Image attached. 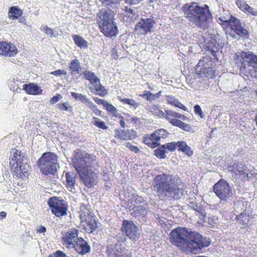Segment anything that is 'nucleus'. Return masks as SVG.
<instances>
[{"label":"nucleus","mask_w":257,"mask_h":257,"mask_svg":"<svg viewBox=\"0 0 257 257\" xmlns=\"http://www.w3.org/2000/svg\"><path fill=\"white\" fill-rule=\"evenodd\" d=\"M169 239L172 244L187 254L197 253L211 243L209 238L198 232L190 231L186 227L180 226L171 231Z\"/></svg>","instance_id":"nucleus-1"},{"label":"nucleus","mask_w":257,"mask_h":257,"mask_svg":"<svg viewBox=\"0 0 257 257\" xmlns=\"http://www.w3.org/2000/svg\"><path fill=\"white\" fill-rule=\"evenodd\" d=\"M182 9L185 17L190 23L203 30L208 28L209 21L212 19V15L207 5L200 6L194 2L190 4L186 3L183 6Z\"/></svg>","instance_id":"nucleus-2"},{"label":"nucleus","mask_w":257,"mask_h":257,"mask_svg":"<svg viewBox=\"0 0 257 257\" xmlns=\"http://www.w3.org/2000/svg\"><path fill=\"white\" fill-rule=\"evenodd\" d=\"M176 182L173 175L163 173L154 178L153 189L160 200H166L178 190Z\"/></svg>","instance_id":"nucleus-3"},{"label":"nucleus","mask_w":257,"mask_h":257,"mask_svg":"<svg viewBox=\"0 0 257 257\" xmlns=\"http://www.w3.org/2000/svg\"><path fill=\"white\" fill-rule=\"evenodd\" d=\"M234 60L240 74L247 78L252 77L253 75L257 72V55L252 52H238L235 55Z\"/></svg>","instance_id":"nucleus-4"},{"label":"nucleus","mask_w":257,"mask_h":257,"mask_svg":"<svg viewBox=\"0 0 257 257\" xmlns=\"http://www.w3.org/2000/svg\"><path fill=\"white\" fill-rule=\"evenodd\" d=\"M114 13L108 10H101L97 16V23L101 32L106 37H115L118 34V29L114 22Z\"/></svg>","instance_id":"nucleus-5"},{"label":"nucleus","mask_w":257,"mask_h":257,"mask_svg":"<svg viewBox=\"0 0 257 257\" xmlns=\"http://www.w3.org/2000/svg\"><path fill=\"white\" fill-rule=\"evenodd\" d=\"M97 157L93 153H88L80 149H76L74 151L73 165L76 171L92 168L96 161Z\"/></svg>","instance_id":"nucleus-6"},{"label":"nucleus","mask_w":257,"mask_h":257,"mask_svg":"<svg viewBox=\"0 0 257 257\" xmlns=\"http://www.w3.org/2000/svg\"><path fill=\"white\" fill-rule=\"evenodd\" d=\"M57 159L54 153L46 152L38 159L37 164L43 174H54L57 170Z\"/></svg>","instance_id":"nucleus-7"},{"label":"nucleus","mask_w":257,"mask_h":257,"mask_svg":"<svg viewBox=\"0 0 257 257\" xmlns=\"http://www.w3.org/2000/svg\"><path fill=\"white\" fill-rule=\"evenodd\" d=\"M218 20L223 28L230 29L243 39H247L249 38L248 31L241 25L240 21L236 18L231 15L228 20H226L224 17H221L218 18Z\"/></svg>","instance_id":"nucleus-8"},{"label":"nucleus","mask_w":257,"mask_h":257,"mask_svg":"<svg viewBox=\"0 0 257 257\" xmlns=\"http://www.w3.org/2000/svg\"><path fill=\"white\" fill-rule=\"evenodd\" d=\"M197 67L199 68L198 73L199 75H204L208 78H213L215 76V62L211 57H203L198 63Z\"/></svg>","instance_id":"nucleus-9"},{"label":"nucleus","mask_w":257,"mask_h":257,"mask_svg":"<svg viewBox=\"0 0 257 257\" xmlns=\"http://www.w3.org/2000/svg\"><path fill=\"white\" fill-rule=\"evenodd\" d=\"M48 205L51 211L57 217L67 214L68 204L64 200H60L57 197H50L48 200Z\"/></svg>","instance_id":"nucleus-10"},{"label":"nucleus","mask_w":257,"mask_h":257,"mask_svg":"<svg viewBox=\"0 0 257 257\" xmlns=\"http://www.w3.org/2000/svg\"><path fill=\"white\" fill-rule=\"evenodd\" d=\"M213 192L221 200L225 201L232 195V190L229 183L224 179H220L213 187Z\"/></svg>","instance_id":"nucleus-11"},{"label":"nucleus","mask_w":257,"mask_h":257,"mask_svg":"<svg viewBox=\"0 0 257 257\" xmlns=\"http://www.w3.org/2000/svg\"><path fill=\"white\" fill-rule=\"evenodd\" d=\"M83 73L85 78L88 80L94 87L93 89H91V92L101 97H103L107 94V90L100 84L99 79L93 72L85 70L83 72Z\"/></svg>","instance_id":"nucleus-12"},{"label":"nucleus","mask_w":257,"mask_h":257,"mask_svg":"<svg viewBox=\"0 0 257 257\" xmlns=\"http://www.w3.org/2000/svg\"><path fill=\"white\" fill-rule=\"evenodd\" d=\"M80 178L84 185L87 188H91L98 182V176L92 170L90 169L77 171Z\"/></svg>","instance_id":"nucleus-13"},{"label":"nucleus","mask_w":257,"mask_h":257,"mask_svg":"<svg viewBox=\"0 0 257 257\" xmlns=\"http://www.w3.org/2000/svg\"><path fill=\"white\" fill-rule=\"evenodd\" d=\"M106 253L108 257H132L130 250L118 243L107 246Z\"/></svg>","instance_id":"nucleus-14"},{"label":"nucleus","mask_w":257,"mask_h":257,"mask_svg":"<svg viewBox=\"0 0 257 257\" xmlns=\"http://www.w3.org/2000/svg\"><path fill=\"white\" fill-rule=\"evenodd\" d=\"M120 230L123 234L131 239L136 240L139 236L137 227L132 221L123 220Z\"/></svg>","instance_id":"nucleus-15"},{"label":"nucleus","mask_w":257,"mask_h":257,"mask_svg":"<svg viewBox=\"0 0 257 257\" xmlns=\"http://www.w3.org/2000/svg\"><path fill=\"white\" fill-rule=\"evenodd\" d=\"M155 23L153 19H142L136 25L135 32L138 35H145L151 32Z\"/></svg>","instance_id":"nucleus-16"},{"label":"nucleus","mask_w":257,"mask_h":257,"mask_svg":"<svg viewBox=\"0 0 257 257\" xmlns=\"http://www.w3.org/2000/svg\"><path fill=\"white\" fill-rule=\"evenodd\" d=\"M79 230L72 228L68 230L67 231L62 233V240L64 244H66L69 247L72 246L75 244L78 237Z\"/></svg>","instance_id":"nucleus-17"},{"label":"nucleus","mask_w":257,"mask_h":257,"mask_svg":"<svg viewBox=\"0 0 257 257\" xmlns=\"http://www.w3.org/2000/svg\"><path fill=\"white\" fill-rule=\"evenodd\" d=\"M227 169L228 171L233 173L236 177H241L243 178L248 177L247 167L242 163L239 162L230 163L227 167Z\"/></svg>","instance_id":"nucleus-18"},{"label":"nucleus","mask_w":257,"mask_h":257,"mask_svg":"<svg viewBox=\"0 0 257 257\" xmlns=\"http://www.w3.org/2000/svg\"><path fill=\"white\" fill-rule=\"evenodd\" d=\"M18 51L16 46L11 42H0V55L11 57L17 55Z\"/></svg>","instance_id":"nucleus-19"},{"label":"nucleus","mask_w":257,"mask_h":257,"mask_svg":"<svg viewBox=\"0 0 257 257\" xmlns=\"http://www.w3.org/2000/svg\"><path fill=\"white\" fill-rule=\"evenodd\" d=\"M114 134V138L120 140H132L138 136L137 132L133 129L115 130Z\"/></svg>","instance_id":"nucleus-20"},{"label":"nucleus","mask_w":257,"mask_h":257,"mask_svg":"<svg viewBox=\"0 0 257 257\" xmlns=\"http://www.w3.org/2000/svg\"><path fill=\"white\" fill-rule=\"evenodd\" d=\"M81 227L88 233H92L97 227V221L93 215L80 221Z\"/></svg>","instance_id":"nucleus-21"},{"label":"nucleus","mask_w":257,"mask_h":257,"mask_svg":"<svg viewBox=\"0 0 257 257\" xmlns=\"http://www.w3.org/2000/svg\"><path fill=\"white\" fill-rule=\"evenodd\" d=\"M80 254H85L90 251V247L87 242L82 237H80L72 246Z\"/></svg>","instance_id":"nucleus-22"},{"label":"nucleus","mask_w":257,"mask_h":257,"mask_svg":"<svg viewBox=\"0 0 257 257\" xmlns=\"http://www.w3.org/2000/svg\"><path fill=\"white\" fill-rule=\"evenodd\" d=\"M251 218V214L249 210L245 209L240 214L236 216L237 221L243 226V227H246L249 224L250 219Z\"/></svg>","instance_id":"nucleus-23"},{"label":"nucleus","mask_w":257,"mask_h":257,"mask_svg":"<svg viewBox=\"0 0 257 257\" xmlns=\"http://www.w3.org/2000/svg\"><path fill=\"white\" fill-rule=\"evenodd\" d=\"M143 143L151 148H156L160 145L157 137L155 136L154 133L150 135L145 136L143 138Z\"/></svg>","instance_id":"nucleus-24"},{"label":"nucleus","mask_w":257,"mask_h":257,"mask_svg":"<svg viewBox=\"0 0 257 257\" xmlns=\"http://www.w3.org/2000/svg\"><path fill=\"white\" fill-rule=\"evenodd\" d=\"M79 214L80 221L83 219L86 220L87 218L94 215L91 210V206L89 204H81Z\"/></svg>","instance_id":"nucleus-25"},{"label":"nucleus","mask_w":257,"mask_h":257,"mask_svg":"<svg viewBox=\"0 0 257 257\" xmlns=\"http://www.w3.org/2000/svg\"><path fill=\"white\" fill-rule=\"evenodd\" d=\"M23 89L27 93L34 95L41 94L42 92V90L40 89V87L34 83L24 84Z\"/></svg>","instance_id":"nucleus-26"},{"label":"nucleus","mask_w":257,"mask_h":257,"mask_svg":"<svg viewBox=\"0 0 257 257\" xmlns=\"http://www.w3.org/2000/svg\"><path fill=\"white\" fill-rule=\"evenodd\" d=\"M164 118L168 120L171 124L173 120H178L179 118L185 120L187 118L184 115L171 110H165Z\"/></svg>","instance_id":"nucleus-27"},{"label":"nucleus","mask_w":257,"mask_h":257,"mask_svg":"<svg viewBox=\"0 0 257 257\" xmlns=\"http://www.w3.org/2000/svg\"><path fill=\"white\" fill-rule=\"evenodd\" d=\"M106 110L111 115L112 117L118 118L120 126L122 127H124L125 123L123 117L118 113V110L115 107L111 104Z\"/></svg>","instance_id":"nucleus-28"},{"label":"nucleus","mask_w":257,"mask_h":257,"mask_svg":"<svg viewBox=\"0 0 257 257\" xmlns=\"http://www.w3.org/2000/svg\"><path fill=\"white\" fill-rule=\"evenodd\" d=\"M123 11L124 13L122 14L123 15L122 17L124 21L129 22H134L138 17L134 10L128 7H124Z\"/></svg>","instance_id":"nucleus-29"},{"label":"nucleus","mask_w":257,"mask_h":257,"mask_svg":"<svg viewBox=\"0 0 257 257\" xmlns=\"http://www.w3.org/2000/svg\"><path fill=\"white\" fill-rule=\"evenodd\" d=\"M166 100L168 104H170L173 106H175L180 109L187 111V107L183 104L180 101L176 98L175 96L170 95H165Z\"/></svg>","instance_id":"nucleus-30"},{"label":"nucleus","mask_w":257,"mask_h":257,"mask_svg":"<svg viewBox=\"0 0 257 257\" xmlns=\"http://www.w3.org/2000/svg\"><path fill=\"white\" fill-rule=\"evenodd\" d=\"M23 14V10L18 6H12L9 8L8 17L10 20H14L22 17Z\"/></svg>","instance_id":"nucleus-31"},{"label":"nucleus","mask_w":257,"mask_h":257,"mask_svg":"<svg viewBox=\"0 0 257 257\" xmlns=\"http://www.w3.org/2000/svg\"><path fill=\"white\" fill-rule=\"evenodd\" d=\"M178 151L188 157H191L193 154V152L191 147L184 141H178Z\"/></svg>","instance_id":"nucleus-32"},{"label":"nucleus","mask_w":257,"mask_h":257,"mask_svg":"<svg viewBox=\"0 0 257 257\" xmlns=\"http://www.w3.org/2000/svg\"><path fill=\"white\" fill-rule=\"evenodd\" d=\"M66 187L70 191L74 188L75 181V175L73 172H68L66 173Z\"/></svg>","instance_id":"nucleus-33"},{"label":"nucleus","mask_w":257,"mask_h":257,"mask_svg":"<svg viewBox=\"0 0 257 257\" xmlns=\"http://www.w3.org/2000/svg\"><path fill=\"white\" fill-rule=\"evenodd\" d=\"M69 69L72 75L79 74L81 70V67L79 61L76 59L72 60L70 63Z\"/></svg>","instance_id":"nucleus-34"},{"label":"nucleus","mask_w":257,"mask_h":257,"mask_svg":"<svg viewBox=\"0 0 257 257\" xmlns=\"http://www.w3.org/2000/svg\"><path fill=\"white\" fill-rule=\"evenodd\" d=\"M149 112L153 115L160 118L165 117V112H163L158 104H153L149 107Z\"/></svg>","instance_id":"nucleus-35"},{"label":"nucleus","mask_w":257,"mask_h":257,"mask_svg":"<svg viewBox=\"0 0 257 257\" xmlns=\"http://www.w3.org/2000/svg\"><path fill=\"white\" fill-rule=\"evenodd\" d=\"M72 38L75 44L80 48H86L88 47V42L81 36L78 35H73Z\"/></svg>","instance_id":"nucleus-36"},{"label":"nucleus","mask_w":257,"mask_h":257,"mask_svg":"<svg viewBox=\"0 0 257 257\" xmlns=\"http://www.w3.org/2000/svg\"><path fill=\"white\" fill-rule=\"evenodd\" d=\"M133 210L132 214L135 217L144 216L147 212L146 207L143 205L136 206L134 205Z\"/></svg>","instance_id":"nucleus-37"},{"label":"nucleus","mask_w":257,"mask_h":257,"mask_svg":"<svg viewBox=\"0 0 257 257\" xmlns=\"http://www.w3.org/2000/svg\"><path fill=\"white\" fill-rule=\"evenodd\" d=\"M171 124L174 126L179 127L185 131L189 132L191 129V127L189 124L185 123L179 119L173 120Z\"/></svg>","instance_id":"nucleus-38"},{"label":"nucleus","mask_w":257,"mask_h":257,"mask_svg":"<svg viewBox=\"0 0 257 257\" xmlns=\"http://www.w3.org/2000/svg\"><path fill=\"white\" fill-rule=\"evenodd\" d=\"M166 153H167V152L164 146L163 145L154 151V155L159 159H163L166 158Z\"/></svg>","instance_id":"nucleus-39"},{"label":"nucleus","mask_w":257,"mask_h":257,"mask_svg":"<svg viewBox=\"0 0 257 257\" xmlns=\"http://www.w3.org/2000/svg\"><path fill=\"white\" fill-rule=\"evenodd\" d=\"M155 136H156L159 142L161 139H166L169 135V133L164 128H160L156 130L154 132Z\"/></svg>","instance_id":"nucleus-40"},{"label":"nucleus","mask_w":257,"mask_h":257,"mask_svg":"<svg viewBox=\"0 0 257 257\" xmlns=\"http://www.w3.org/2000/svg\"><path fill=\"white\" fill-rule=\"evenodd\" d=\"M92 119V124L96 127L102 130H107L108 128V126L105 124V122L98 117L93 116Z\"/></svg>","instance_id":"nucleus-41"},{"label":"nucleus","mask_w":257,"mask_h":257,"mask_svg":"<svg viewBox=\"0 0 257 257\" xmlns=\"http://www.w3.org/2000/svg\"><path fill=\"white\" fill-rule=\"evenodd\" d=\"M218 44L216 43L210 42L207 43L206 46L207 50L210 51L211 54L216 58V53L218 51Z\"/></svg>","instance_id":"nucleus-42"},{"label":"nucleus","mask_w":257,"mask_h":257,"mask_svg":"<svg viewBox=\"0 0 257 257\" xmlns=\"http://www.w3.org/2000/svg\"><path fill=\"white\" fill-rule=\"evenodd\" d=\"M119 100L124 104H128L135 108L138 107L139 103L133 99L129 98H122L121 97H118Z\"/></svg>","instance_id":"nucleus-43"},{"label":"nucleus","mask_w":257,"mask_h":257,"mask_svg":"<svg viewBox=\"0 0 257 257\" xmlns=\"http://www.w3.org/2000/svg\"><path fill=\"white\" fill-rule=\"evenodd\" d=\"M71 96L76 99H78L80 101L83 103H86L89 100L86 95L81 93H76L74 92H71Z\"/></svg>","instance_id":"nucleus-44"},{"label":"nucleus","mask_w":257,"mask_h":257,"mask_svg":"<svg viewBox=\"0 0 257 257\" xmlns=\"http://www.w3.org/2000/svg\"><path fill=\"white\" fill-rule=\"evenodd\" d=\"M57 107L60 111H68L71 112L73 110V107L69 104L68 102L59 103L57 105Z\"/></svg>","instance_id":"nucleus-45"},{"label":"nucleus","mask_w":257,"mask_h":257,"mask_svg":"<svg viewBox=\"0 0 257 257\" xmlns=\"http://www.w3.org/2000/svg\"><path fill=\"white\" fill-rule=\"evenodd\" d=\"M178 142H173L171 143H166L163 145L166 149L170 152H174L178 148Z\"/></svg>","instance_id":"nucleus-46"},{"label":"nucleus","mask_w":257,"mask_h":257,"mask_svg":"<svg viewBox=\"0 0 257 257\" xmlns=\"http://www.w3.org/2000/svg\"><path fill=\"white\" fill-rule=\"evenodd\" d=\"M139 96L146 99L148 101H152L153 100H155L154 94L152 93L151 92L149 91H144L143 93L140 94Z\"/></svg>","instance_id":"nucleus-47"},{"label":"nucleus","mask_w":257,"mask_h":257,"mask_svg":"<svg viewBox=\"0 0 257 257\" xmlns=\"http://www.w3.org/2000/svg\"><path fill=\"white\" fill-rule=\"evenodd\" d=\"M93 100L95 101V102H96L97 104H101L102 105H103L106 110L108 108V107L111 104L110 103H108L107 101H106L102 99L99 98L97 97H94Z\"/></svg>","instance_id":"nucleus-48"},{"label":"nucleus","mask_w":257,"mask_h":257,"mask_svg":"<svg viewBox=\"0 0 257 257\" xmlns=\"http://www.w3.org/2000/svg\"><path fill=\"white\" fill-rule=\"evenodd\" d=\"M194 111L195 113L199 116L201 118H203L204 115L200 106L198 104H196L194 106Z\"/></svg>","instance_id":"nucleus-49"},{"label":"nucleus","mask_w":257,"mask_h":257,"mask_svg":"<svg viewBox=\"0 0 257 257\" xmlns=\"http://www.w3.org/2000/svg\"><path fill=\"white\" fill-rule=\"evenodd\" d=\"M125 147L130 149L131 152H134L136 154L140 152V149L135 146H133L130 142H127L125 145Z\"/></svg>","instance_id":"nucleus-50"},{"label":"nucleus","mask_w":257,"mask_h":257,"mask_svg":"<svg viewBox=\"0 0 257 257\" xmlns=\"http://www.w3.org/2000/svg\"><path fill=\"white\" fill-rule=\"evenodd\" d=\"M24 175V173L22 171L21 169L20 168H15L13 174V176L14 177L16 178H22Z\"/></svg>","instance_id":"nucleus-51"},{"label":"nucleus","mask_w":257,"mask_h":257,"mask_svg":"<svg viewBox=\"0 0 257 257\" xmlns=\"http://www.w3.org/2000/svg\"><path fill=\"white\" fill-rule=\"evenodd\" d=\"M245 9L243 10V12L245 13H248V14H250L252 16H257V11L255 10L253 8L250 7L249 5L247 4L245 6Z\"/></svg>","instance_id":"nucleus-52"},{"label":"nucleus","mask_w":257,"mask_h":257,"mask_svg":"<svg viewBox=\"0 0 257 257\" xmlns=\"http://www.w3.org/2000/svg\"><path fill=\"white\" fill-rule=\"evenodd\" d=\"M49 257H69L66 253L61 250H57L55 253L51 254Z\"/></svg>","instance_id":"nucleus-53"},{"label":"nucleus","mask_w":257,"mask_h":257,"mask_svg":"<svg viewBox=\"0 0 257 257\" xmlns=\"http://www.w3.org/2000/svg\"><path fill=\"white\" fill-rule=\"evenodd\" d=\"M102 4L107 6H111V4H119L121 0H100Z\"/></svg>","instance_id":"nucleus-54"},{"label":"nucleus","mask_w":257,"mask_h":257,"mask_svg":"<svg viewBox=\"0 0 257 257\" xmlns=\"http://www.w3.org/2000/svg\"><path fill=\"white\" fill-rule=\"evenodd\" d=\"M51 75H54L55 76H59L62 74L66 75L67 72L63 69H58L54 71H52L50 73Z\"/></svg>","instance_id":"nucleus-55"},{"label":"nucleus","mask_w":257,"mask_h":257,"mask_svg":"<svg viewBox=\"0 0 257 257\" xmlns=\"http://www.w3.org/2000/svg\"><path fill=\"white\" fill-rule=\"evenodd\" d=\"M62 97V96L60 94H57L56 95L52 97L50 100V103L51 104L57 103L60 99Z\"/></svg>","instance_id":"nucleus-56"},{"label":"nucleus","mask_w":257,"mask_h":257,"mask_svg":"<svg viewBox=\"0 0 257 257\" xmlns=\"http://www.w3.org/2000/svg\"><path fill=\"white\" fill-rule=\"evenodd\" d=\"M238 7L242 11L245 9V6L247 5L243 0H237L236 2Z\"/></svg>","instance_id":"nucleus-57"},{"label":"nucleus","mask_w":257,"mask_h":257,"mask_svg":"<svg viewBox=\"0 0 257 257\" xmlns=\"http://www.w3.org/2000/svg\"><path fill=\"white\" fill-rule=\"evenodd\" d=\"M144 202H145V200H144V198L142 197H141L138 195H136L134 198V202H135L134 205H140V204H141L142 203H144Z\"/></svg>","instance_id":"nucleus-58"},{"label":"nucleus","mask_w":257,"mask_h":257,"mask_svg":"<svg viewBox=\"0 0 257 257\" xmlns=\"http://www.w3.org/2000/svg\"><path fill=\"white\" fill-rule=\"evenodd\" d=\"M44 32L46 34L49 35L51 37L54 36L53 30L50 28H49L48 26H46L44 28Z\"/></svg>","instance_id":"nucleus-59"},{"label":"nucleus","mask_w":257,"mask_h":257,"mask_svg":"<svg viewBox=\"0 0 257 257\" xmlns=\"http://www.w3.org/2000/svg\"><path fill=\"white\" fill-rule=\"evenodd\" d=\"M143 0H124L125 4L130 5H137L141 2Z\"/></svg>","instance_id":"nucleus-60"},{"label":"nucleus","mask_w":257,"mask_h":257,"mask_svg":"<svg viewBox=\"0 0 257 257\" xmlns=\"http://www.w3.org/2000/svg\"><path fill=\"white\" fill-rule=\"evenodd\" d=\"M91 110L94 113V114L96 115L99 116H101L102 111L98 108V107H97V106L96 105L95 106L91 109Z\"/></svg>","instance_id":"nucleus-61"},{"label":"nucleus","mask_w":257,"mask_h":257,"mask_svg":"<svg viewBox=\"0 0 257 257\" xmlns=\"http://www.w3.org/2000/svg\"><path fill=\"white\" fill-rule=\"evenodd\" d=\"M46 231V228L43 226H40L37 229V232L38 233H45Z\"/></svg>","instance_id":"nucleus-62"},{"label":"nucleus","mask_w":257,"mask_h":257,"mask_svg":"<svg viewBox=\"0 0 257 257\" xmlns=\"http://www.w3.org/2000/svg\"><path fill=\"white\" fill-rule=\"evenodd\" d=\"M86 105L91 110L95 106L94 104L91 100L89 99L88 100L87 102L86 103Z\"/></svg>","instance_id":"nucleus-63"},{"label":"nucleus","mask_w":257,"mask_h":257,"mask_svg":"<svg viewBox=\"0 0 257 257\" xmlns=\"http://www.w3.org/2000/svg\"><path fill=\"white\" fill-rule=\"evenodd\" d=\"M18 156H20V155H18V151L16 150V152L14 154V157L12 159V160L14 161L15 162H16L17 163H18Z\"/></svg>","instance_id":"nucleus-64"}]
</instances>
